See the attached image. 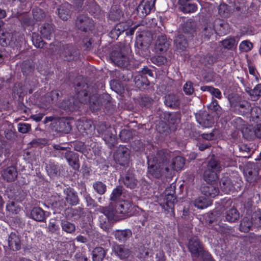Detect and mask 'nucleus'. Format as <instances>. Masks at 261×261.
Segmentation results:
<instances>
[{
    "label": "nucleus",
    "instance_id": "obj_1",
    "mask_svg": "<svg viewBox=\"0 0 261 261\" xmlns=\"http://www.w3.org/2000/svg\"><path fill=\"white\" fill-rule=\"evenodd\" d=\"M148 173L153 177L159 178L163 172V169L167 171H169V168L166 166V162L169 159V154L164 150H161L158 152L156 156H148Z\"/></svg>",
    "mask_w": 261,
    "mask_h": 261
},
{
    "label": "nucleus",
    "instance_id": "obj_2",
    "mask_svg": "<svg viewBox=\"0 0 261 261\" xmlns=\"http://www.w3.org/2000/svg\"><path fill=\"white\" fill-rule=\"evenodd\" d=\"M131 205L127 201H118L113 204H111L104 209V213L109 219L119 220L124 218V215L128 212Z\"/></svg>",
    "mask_w": 261,
    "mask_h": 261
},
{
    "label": "nucleus",
    "instance_id": "obj_3",
    "mask_svg": "<svg viewBox=\"0 0 261 261\" xmlns=\"http://www.w3.org/2000/svg\"><path fill=\"white\" fill-rule=\"evenodd\" d=\"M53 148L60 151L62 154L64 155L69 165L74 170H78L80 167L78 154L70 150L68 147L63 146L61 144H54Z\"/></svg>",
    "mask_w": 261,
    "mask_h": 261
},
{
    "label": "nucleus",
    "instance_id": "obj_4",
    "mask_svg": "<svg viewBox=\"0 0 261 261\" xmlns=\"http://www.w3.org/2000/svg\"><path fill=\"white\" fill-rule=\"evenodd\" d=\"M76 91H77V97L81 102L87 103L90 100H92L93 104L94 106H92L91 107L93 110H98L100 105H102L103 96L94 95L90 97L87 91L85 90L79 91V88H76Z\"/></svg>",
    "mask_w": 261,
    "mask_h": 261
},
{
    "label": "nucleus",
    "instance_id": "obj_5",
    "mask_svg": "<svg viewBox=\"0 0 261 261\" xmlns=\"http://www.w3.org/2000/svg\"><path fill=\"white\" fill-rule=\"evenodd\" d=\"M114 158L116 163L127 167L130 161V151L127 147L120 146L115 152Z\"/></svg>",
    "mask_w": 261,
    "mask_h": 261
},
{
    "label": "nucleus",
    "instance_id": "obj_6",
    "mask_svg": "<svg viewBox=\"0 0 261 261\" xmlns=\"http://www.w3.org/2000/svg\"><path fill=\"white\" fill-rule=\"evenodd\" d=\"M76 25L79 29L87 32L92 29L94 26V22L87 15L83 14L77 18Z\"/></svg>",
    "mask_w": 261,
    "mask_h": 261
},
{
    "label": "nucleus",
    "instance_id": "obj_7",
    "mask_svg": "<svg viewBox=\"0 0 261 261\" xmlns=\"http://www.w3.org/2000/svg\"><path fill=\"white\" fill-rule=\"evenodd\" d=\"M188 248L193 256L198 257L203 251V246L196 236L189 240Z\"/></svg>",
    "mask_w": 261,
    "mask_h": 261
},
{
    "label": "nucleus",
    "instance_id": "obj_8",
    "mask_svg": "<svg viewBox=\"0 0 261 261\" xmlns=\"http://www.w3.org/2000/svg\"><path fill=\"white\" fill-rule=\"evenodd\" d=\"M76 127L79 132L82 134H91L95 129V126L91 120L82 119L76 122Z\"/></svg>",
    "mask_w": 261,
    "mask_h": 261
},
{
    "label": "nucleus",
    "instance_id": "obj_9",
    "mask_svg": "<svg viewBox=\"0 0 261 261\" xmlns=\"http://www.w3.org/2000/svg\"><path fill=\"white\" fill-rule=\"evenodd\" d=\"M155 0H142L137 8V14L144 17L149 14L154 6Z\"/></svg>",
    "mask_w": 261,
    "mask_h": 261
},
{
    "label": "nucleus",
    "instance_id": "obj_10",
    "mask_svg": "<svg viewBox=\"0 0 261 261\" xmlns=\"http://www.w3.org/2000/svg\"><path fill=\"white\" fill-rule=\"evenodd\" d=\"M111 59L114 64L120 67H125L128 64V57L121 51H113L111 53Z\"/></svg>",
    "mask_w": 261,
    "mask_h": 261
},
{
    "label": "nucleus",
    "instance_id": "obj_11",
    "mask_svg": "<svg viewBox=\"0 0 261 261\" xmlns=\"http://www.w3.org/2000/svg\"><path fill=\"white\" fill-rule=\"evenodd\" d=\"M113 251L115 255L122 260H126L132 256L131 250L122 245H115L113 246Z\"/></svg>",
    "mask_w": 261,
    "mask_h": 261
},
{
    "label": "nucleus",
    "instance_id": "obj_12",
    "mask_svg": "<svg viewBox=\"0 0 261 261\" xmlns=\"http://www.w3.org/2000/svg\"><path fill=\"white\" fill-rule=\"evenodd\" d=\"M196 118L197 122L203 127H212L214 123L213 117L205 111L200 112Z\"/></svg>",
    "mask_w": 261,
    "mask_h": 261
},
{
    "label": "nucleus",
    "instance_id": "obj_13",
    "mask_svg": "<svg viewBox=\"0 0 261 261\" xmlns=\"http://www.w3.org/2000/svg\"><path fill=\"white\" fill-rule=\"evenodd\" d=\"M232 107L235 113L241 115L249 114L251 108L250 103L246 100L239 101L236 104H232Z\"/></svg>",
    "mask_w": 261,
    "mask_h": 261
},
{
    "label": "nucleus",
    "instance_id": "obj_14",
    "mask_svg": "<svg viewBox=\"0 0 261 261\" xmlns=\"http://www.w3.org/2000/svg\"><path fill=\"white\" fill-rule=\"evenodd\" d=\"M59 96V93L56 91H52L44 96L40 98V102L41 107L44 109L47 108L51 104L56 102Z\"/></svg>",
    "mask_w": 261,
    "mask_h": 261
},
{
    "label": "nucleus",
    "instance_id": "obj_15",
    "mask_svg": "<svg viewBox=\"0 0 261 261\" xmlns=\"http://www.w3.org/2000/svg\"><path fill=\"white\" fill-rule=\"evenodd\" d=\"M170 45V41L165 35H160L158 37L155 44V50L158 53H161L167 50Z\"/></svg>",
    "mask_w": 261,
    "mask_h": 261
},
{
    "label": "nucleus",
    "instance_id": "obj_16",
    "mask_svg": "<svg viewBox=\"0 0 261 261\" xmlns=\"http://www.w3.org/2000/svg\"><path fill=\"white\" fill-rule=\"evenodd\" d=\"M160 205L165 210L168 208H172L174 203L176 202V198L175 195H165L164 194L161 196L159 199Z\"/></svg>",
    "mask_w": 261,
    "mask_h": 261
},
{
    "label": "nucleus",
    "instance_id": "obj_17",
    "mask_svg": "<svg viewBox=\"0 0 261 261\" xmlns=\"http://www.w3.org/2000/svg\"><path fill=\"white\" fill-rule=\"evenodd\" d=\"M76 51L72 46L66 45L63 47L60 53V56L64 58V60H70L74 59Z\"/></svg>",
    "mask_w": 261,
    "mask_h": 261
},
{
    "label": "nucleus",
    "instance_id": "obj_18",
    "mask_svg": "<svg viewBox=\"0 0 261 261\" xmlns=\"http://www.w3.org/2000/svg\"><path fill=\"white\" fill-rule=\"evenodd\" d=\"M71 6L70 4L65 3L62 4L58 8V15L63 20H66L70 17Z\"/></svg>",
    "mask_w": 261,
    "mask_h": 261
},
{
    "label": "nucleus",
    "instance_id": "obj_19",
    "mask_svg": "<svg viewBox=\"0 0 261 261\" xmlns=\"http://www.w3.org/2000/svg\"><path fill=\"white\" fill-rule=\"evenodd\" d=\"M115 239L121 243L125 242L132 236V232L129 229L117 230L114 233Z\"/></svg>",
    "mask_w": 261,
    "mask_h": 261
},
{
    "label": "nucleus",
    "instance_id": "obj_20",
    "mask_svg": "<svg viewBox=\"0 0 261 261\" xmlns=\"http://www.w3.org/2000/svg\"><path fill=\"white\" fill-rule=\"evenodd\" d=\"M64 193L66 195L65 198L67 202L71 205H76L77 204L79 199L76 192L73 189L68 188L64 190Z\"/></svg>",
    "mask_w": 261,
    "mask_h": 261
},
{
    "label": "nucleus",
    "instance_id": "obj_21",
    "mask_svg": "<svg viewBox=\"0 0 261 261\" xmlns=\"http://www.w3.org/2000/svg\"><path fill=\"white\" fill-rule=\"evenodd\" d=\"M2 175L7 181H12L16 178L17 172L15 167L10 166L4 170Z\"/></svg>",
    "mask_w": 261,
    "mask_h": 261
},
{
    "label": "nucleus",
    "instance_id": "obj_22",
    "mask_svg": "<svg viewBox=\"0 0 261 261\" xmlns=\"http://www.w3.org/2000/svg\"><path fill=\"white\" fill-rule=\"evenodd\" d=\"M201 191L202 194L210 197H215L219 193L218 189L213 185L212 183L208 185H203L202 186Z\"/></svg>",
    "mask_w": 261,
    "mask_h": 261
},
{
    "label": "nucleus",
    "instance_id": "obj_23",
    "mask_svg": "<svg viewBox=\"0 0 261 261\" xmlns=\"http://www.w3.org/2000/svg\"><path fill=\"white\" fill-rule=\"evenodd\" d=\"M8 242L9 246L12 250H18L20 248V240L15 232L10 233Z\"/></svg>",
    "mask_w": 261,
    "mask_h": 261
},
{
    "label": "nucleus",
    "instance_id": "obj_24",
    "mask_svg": "<svg viewBox=\"0 0 261 261\" xmlns=\"http://www.w3.org/2000/svg\"><path fill=\"white\" fill-rule=\"evenodd\" d=\"M164 102L169 107L177 108L179 106V100L177 96L174 94H170L165 97Z\"/></svg>",
    "mask_w": 261,
    "mask_h": 261
},
{
    "label": "nucleus",
    "instance_id": "obj_25",
    "mask_svg": "<svg viewBox=\"0 0 261 261\" xmlns=\"http://www.w3.org/2000/svg\"><path fill=\"white\" fill-rule=\"evenodd\" d=\"M221 190L225 193H229L233 188V184L230 179L227 177H223L220 182Z\"/></svg>",
    "mask_w": 261,
    "mask_h": 261
},
{
    "label": "nucleus",
    "instance_id": "obj_26",
    "mask_svg": "<svg viewBox=\"0 0 261 261\" xmlns=\"http://www.w3.org/2000/svg\"><path fill=\"white\" fill-rule=\"evenodd\" d=\"M31 217L35 220L43 222L45 219V212L40 207H34L31 212Z\"/></svg>",
    "mask_w": 261,
    "mask_h": 261
},
{
    "label": "nucleus",
    "instance_id": "obj_27",
    "mask_svg": "<svg viewBox=\"0 0 261 261\" xmlns=\"http://www.w3.org/2000/svg\"><path fill=\"white\" fill-rule=\"evenodd\" d=\"M40 31L43 37L46 39H50V37L53 36L54 29L51 24L46 23H44L40 28Z\"/></svg>",
    "mask_w": 261,
    "mask_h": 261
},
{
    "label": "nucleus",
    "instance_id": "obj_28",
    "mask_svg": "<svg viewBox=\"0 0 261 261\" xmlns=\"http://www.w3.org/2000/svg\"><path fill=\"white\" fill-rule=\"evenodd\" d=\"M123 182L127 188L134 189L137 186L138 181L134 174L128 171L123 178Z\"/></svg>",
    "mask_w": 261,
    "mask_h": 261
},
{
    "label": "nucleus",
    "instance_id": "obj_29",
    "mask_svg": "<svg viewBox=\"0 0 261 261\" xmlns=\"http://www.w3.org/2000/svg\"><path fill=\"white\" fill-rule=\"evenodd\" d=\"M174 44L177 49L184 50L188 46L185 36L182 34L177 35L174 40Z\"/></svg>",
    "mask_w": 261,
    "mask_h": 261
},
{
    "label": "nucleus",
    "instance_id": "obj_30",
    "mask_svg": "<svg viewBox=\"0 0 261 261\" xmlns=\"http://www.w3.org/2000/svg\"><path fill=\"white\" fill-rule=\"evenodd\" d=\"M239 218V213L237 210L233 207L229 208L226 212V220L230 222H233Z\"/></svg>",
    "mask_w": 261,
    "mask_h": 261
},
{
    "label": "nucleus",
    "instance_id": "obj_31",
    "mask_svg": "<svg viewBox=\"0 0 261 261\" xmlns=\"http://www.w3.org/2000/svg\"><path fill=\"white\" fill-rule=\"evenodd\" d=\"M106 255L105 250L101 247H97L92 251L93 261H101Z\"/></svg>",
    "mask_w": 261,
    "mask_h": 261
},
{
    "label": "nucleus",
    "instance_id": "obj_32",
    "mask_svg": "<svg viewBox=\"0 0 261 261\" xmlns=\"http://www.w3.org/2000/svg\"><path fill=\"white\" fill-rule=\"evenodd\" d=\"M243 137L248 140H253L255 138L254 127L246 125L242 130Z\"/></svg>",
    "mask_w": 261,
    "mask_h": 261
},
{
    "label": "nucleus",
    "instance_id": "obj_33",
    "mask_svg": "<svg viewBox=\"0 0 261 261\" xmlns=\"http://www.w3.org/2000/svg\"><path fill=\"white\" fill-rule=\"evenodd\" d=\"M206 169L218 173L221 171V166L218 160L215 159H211L208 162Z\"/></svg>",
    "mask_w": 261,
    "mask_h": 261
},
{
    "label": "nucleus",
    "instance_id": "obj_34",
    "mask_svg": "<svg viewBox=\"0 0 261 261\" xmlns=\"http://www.w3.org/2000/svg\"><path fill=\"white\" fill-rule=\"evenodd\" d=\"M218 178V173L208 169H206L204 171L203 173V179L206 182L213 183V182L216 181Z\"/></svg>",
    "mask_w": 261,
    "mask_h": 261
},
{
    "label": "nucleus",
    "instance_id": "obj_35",
    "mask_svg": "<svg viewBox=\"0 0 261 261\" xmlns=\"http://www.w3.org/2000/svg\"><path fill=\"white\" fill-rule=\"evenodd\" d=\"M194 205L199 209H203L211 205V202L207 199L201 196L196 198L193 202Z\"/></svg>",
    "mask_w": 261,
    "mask_h": 261
},
{
    "label": "nucleus",
    "instance_id": "obj_36",
    "mask_svg": "<svg viewBox=\"0 0 261 261\" xmlns=\"http://www.w3.org/2000/svg\"><path fill=\"white\" fill-rule=\"evenodd\" d=\"M185 165V160L184 159L180 156H178L175 157L172 162V163L171 165V168L178 171L180 170Z\"/></svg>",
    "mask_w": 261,
    "mask_h": 261
},
{
    "label": "nucleus",
    "instance_id": "obj_37",
    "mask_svg": "<svg viewBox=\"0 0 261 261\" xmlns=\"http://www.w3.org/2000/svg\"><path fill=\"white\" fill-rule=\"evenodd\" d=\"M253 121L256 123L261 121V109L258 107H251L249 113Z\"/></svg>",
    "mask_w": 261,
    "mask_h": 261
},
{
    "label": "nucleus",
    "instance_id": "obj_38",
    "mask_svg": "<svg viewBox=\"0 0 261 261\" xmlns=\"http://www.w3.org/2000/svg\"><path fill=\"white\" fill-rule=\"evenodd\" d=\"M165 117L169 125H174L180 121L179 115L177 113H167Z\"/></svg>",
    "mask_w": 261,
    "mask_h": 261
},
{
    "label": "nucleus",
    "instance_id": "obj_39",
    "mask_svg": "<svg viewBox=\"0 0 261 261\" xmlns=\"http://www.w3.org/2000/svg\"><path fill=\"white\" fill-rule=\"evenodd\" d=\"M201 90L203 91H208L212 95L218 99L222 98V94L219 89L211 86H205L201 87Z\"/></svg>",
    "mask_w": 261,
    "mask_h": 261
},
{
    "label": "nucleus",
    "instance_id": "obj_40",
    "mask_svg": "<svg viewBox=\"0 0 261 261\" xmlns=\"http://www.w3.org/2000/svg\"><path fill=\"white\" fill-rule=\"evenodd\" d=\"M61 225L62 230L67 233H71L75 230L74 224L67 220H62Z\"/></svg>",
    "mask_w": 261,
    "mask_h": 261
},
{
    "label": "nucleus",
    "instance_id": "obj_41",
    "mask_svg": "<svg viewBox=\"0 0 261 261\" xmlns=\"http://www.w3.org/2000/svg\"><path fill=\"white\" fill-rule=\"evenodd\" d=\"M103 135V140L106 143L113 145L115 142L116 137L115 135L112 134L111 128L107 129Z\"/></svg>",
    "mask_w": 261,
    "mask_h": 261
},
{
    "label": "nucleus",
    "instance_id": "obj_42",
    "mask_svg": "<svg viewBox=\"0 0 261 261\" xmlns=\"http://www.w3.org/2000/svg\"><path fill=\"white\" fill-rule=\"evenodd\" d=\"M252 224H253L252 220H250L248 217H244L241 221L240 230L244 232H247L250 229Z\"/></svg>",
    "mask_w": 261,
    "mask_h": 261
},
{
    "label": "nucleus",
    "instance_id": "obj_43",
    "mask_svg": "<svg viewBox=\"0 0 261 261\" xmlns=\"http://www.w3.org/2000/svg\"><path fill=\"white\" fill-rule=\"evenodd\" d=\"M208 109L216 113L217 117H219L222 114V109L219 106L218 101L215 99H213L211 103L208 106Z\"/></svg>",
    "mask_w": 261,
    "mask_h": 261
},
{
    "label": "nucleus",
    "instance_id": "obj_44",
    "mask_svg": "<svg viewBox=\"0 0 261 261\" xmlns=\"http://www.w3.org/2000/svg\"><path fill=\"white\" fill-rule=\"evenodd\" d=\"M179 5L180 9L185 13H193L197 10V6L194 4L186 2L184 4H179Z\"/></svg>",
    "mask_w": 261,
    "mask_h": 261
},
{
    "label": "nucleus",
    "instance_id": "obj_45",
    "mask_svg": "<svg viewBox=\"0 0 261 261\" xmlns=\"http://www.w3.org/2000/svg\"><path fill=\"white\" fill-rule=\"evenodd\" d=\"M122 192V188L121 187H117L114 189L111 194V200L116 202L120 201L121 199Z\"/></svg>",
    "mask_w": 261,
    "mask_h": 261
},
{
    "label": "nucleus",
    "instance_id": "obj_46",
    "mask_svg": "<svg viewBox=\"0 0 261 261\" xmlns=\"http://www.w3.org/2000/svg\"><path fill=\"white\" fill-rule=\"evenodd\" d=\"M60 227L57 220L54 219H50L47 226L48 232L51 233H57Z\"/></svg>",
    "mask_w": 261,
    "mask_h": 261
},
{
    "label": "nucleus",
    "instance_id": "obj_47",
    "mask_svg": "<svg viewBox=\"0 0 261 261\" xmlns=\"http://www.w3.org/2000/svg\"><path fill=\"white\" fill-rule=\"evenodd\" d=\"M105 207L102 208L103 215L99 217L100 226L102 229L106 230L108 228V223L109 220H115V219H109L108 217L105 215L104 213V209Z\"/></svg>",
    "mask_w": 261,
    "mask_h": 261
},
{
    "label": "nucleus",
    "instance_id": "obj_48",
    "mask_svg": "<svg viewBox=\"0 0 261 261\" xmlns=\"http://www.w3.org/2000/svg\"><path fill=\"white\" fill-rule=\"evenodd\" d=\"M46 169L50 176L57 175L59 172L58 166L53 163H50L47 164L46 166Z\"/></svg>",
    "mask_w": 261,
    "mask_h": 261
},
{
    "label": "nucleus",
    "instance_id": "obj_49",
    "mask_svg": "<svg viewBox=\"0 0 261 261\" xmlns=\"http://www.w3.org/2000/svg\"><path fill=\"white\" fill-rule=\"evenodd\" d=\"M93 187L94 190L99 194H103L106 191V185L101 181H96L93 183Z\"/></svg>",
    "mask_w": 261,
    "mask_h": 261
},
{
    "label": "nucleus",
    "instance_id": "obj_50",
    "mask_svg": "<svg viewBox=\"0 0 261 261\" xmlns=\"http://www.w3.org/2000/svg\"><path fill=\"white\" fill-rule=\"evenodd\" d=\"M33 18L37 21L43 20L45 17V13L40 8H36L33 10Z\"/></svg>",
    "mask_w": 261,
    "mask_h": 261
},
{
    "label": "nucleus",
    "instance_id": "obj_51",
    "mask_svg": "<svg viewBox=\"0 0 261 261\" xmlns=\"http://www.w3.org/2000/svg\"><path fill=\"white\" fill-rule=\"evenodd\" d=\"M7 211L12 214H17L20 211V208L14 202H10L7 205Z\"/></svg>",
    "mask_w": 261,
    "mask_h": 261
},
{
    "label": "nucleus",
    "instance_id": "obj_52",
    "mask_svg": "<svg viewBox=\"0 0 261 261\" xmlns=\"http://www.w3.org/2000/svg\"><path fill=\"white\" fill-rule=\"evenodd\" d=\"M151 62L157 66L164 65L167 62V59L162 56H153L150 58Z\"/></svg>",
    "mask_w": 261,
    "mask_h": 261
},
{
    "label": "nucleus",
    "instance_id": "obj_53",
    "mask_svg": "<svg viewBox=\"0 0 261 261\" xmlns=\"http://www.w3.org/2000/svg\"><path fill=\"white\" fill-rule=\"evenodd\" d=\"M219 14L224 17H227L229 15V10L228 6L225 4H221L218 8Z\"/></svg>",
    "mask_w": 261,
    "mask_h": 261
},
{
    "label": "nucleus",
    "instance_id": "obj_54",
    "mask_svg": "<svg viewBox=\"0 0 261 261\" xmlns=\"http://www.w3.org/2000/svg\"><path fill=\"white\" fill-rule=\"evenodd\" d=\"M31 125L30 124L19 123L18 124V130L21 133H27L31 130Z\"/></svg>",
    "mask_w": 261,
    "mask_h": 261
},
{
    "label": "nucleus",
    "instance_id": "obj_55",
    "mask_svg": "<svg viewBox=\"0 0 261 261\" xmlns=\"http://www.w3.org/2000/svg\"><path fill=\"white\" fill-rule=\"evenodd\" d=\"M253 224L257 226H261V212L258 211L255 212L251 218Z\"/></svg>",
    "mask_w": 261,
    "mask_h": 261
},
{
    "label": "nucleus",
    "instance_id": "obj_56",
    "mask_svg": "<svg viewBox=\"0 0 261 261\" xmlns=\"http://www.w3.org/2000/svg\"><path fill=\"white\" fill-rule=\"evenodd\" d=\"M252 46V44L250 42L246 40L242 41L240 43L239 45V48L241 51L247 52L251 49Z\"/></svg>",
    "mask_w": 261,
    "mask_h": 261
},
{
    "label": "nucleus",
    "instance_id": "obj_57",
    "mask_svg": "<svg viewBox=\"0 0 261 261\" xmlns=\"http://www.w3.org/2000/svg\"><path fill=\"white\" fill-rule=\"evenodd\" d=\"M214 32L215 30L213 25L211 23L207 24L203 30L204 35L208 38L213 35Z\"/></svg>",
    "mask_w": 261,
    "mask_h": 261
},
{
    "label": "nucleus",
    "instance_id": "obj_58",
    "mask_svg": "<svg viewBox=\"0 0 261 261\" xmlns=\"http://www.w3.org/2000/svg\"><path fill=\"white\" fill-rule=\"evenodd\" d=\"M249 94L252 97L258 98L261 95V84L257 85L252 90H250Z\"/></svg>",
    "mask_w": 261,
    "mask_h": 261
},
{
    "label": "nucleus",
    "instance_id": "obj_59",
    "mask_svg": "<svg viewBox=\"0 0 261 261\" xmlns=\"http://www.w3.org/2000/svg\"><path fill=\"white\" fill-rule=\"evenodd\" d=\"M233 123L236 127L237 129H241V131L242 130L243 127H245L247 125L245 123V122L243 120V119L240 117H237L234 119L233 120Z\"/></svg>",
    "mask_w": 261,
    "mask_h": 261
},
{
    "label": "nucleus",
    "instance_id": "obj_60",
    "mask_svg": "<svg viewBox=\"0 0 261 261\" xmlns=\"http://www.w3.org/2000/svg\"><path fill=\"white\" fill-rule=\"evenodd\" d=\"M222 45L226 48H231L235 44V40L233 38H228L222 42Z\"/></svg>",
    "mask_w": 261,
    "mask_h": 261
},
{
    "label": "nucleus",
    "instance_id": "obj_61",
    "mask_svg": "<svg viewBox=\"0 0 261 261\" xmlns=\"http://www.w3.org/2000/svg\"><path fill=\"white\" fill-rule=\"evenodd\" d=\"M184 91L187 95L192 94L194 91L192 83L190 82H187L184 86Z\"/></svg>",
    "mask_w": 261,
    "mask_h": 261
},
{
    "label": "nucleus",
    "instance_id": "obj_62",
    "mask_svg": "<svg viewBox=\"0 0 261 261\" xmlns=\"http://www.w3.org/2000/svg\"><path fill=\"white\" fill-rule=\"evenodd\" d=\"M60 125L61 126L60 128L61 130L65 133H68L71 130V126L68 122H65L64 121H60Z\"/></svg>",
    "mask_w": 261,
    "mask_h": 261
},
{
    "label": "nucleus",
    "instance_id": "obj_63",
    "mask_svg": "<svg viewBox=\"0 0 261 261\" xmlns=\"http://www.w3.org/2000/svg\"><path fill=\"white\" fill-rule=\"evenodd\" d=\"M175 186L172 184L166 189L164 194L165 195H169V194H171V195H175Z\"/></svg>",
    "mask_w": 261,
    "mask_h": 261
},
{
    "label": "nucleus",
    "instance_id": "obj_64",
    "mask_svg": "<svg viewBox=\"0 0 261 261\" xmlns=\"http://www.w3.org/2000/svg\"><path fill=\"white\" fill-rule=\"evenodd\" d=\"M255 138H261V123L257 124L254 126Z\"/></svg>",
    "mask_w": 261,
    "mask_h": 261
}]
</instances>
